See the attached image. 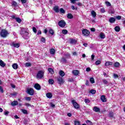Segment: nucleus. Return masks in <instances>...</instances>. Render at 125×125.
<instances>
[{"mask_svg":"<svg viewBox=\"0 0 125 125\" xmlns=\"http://www.w3.org/2000/svg\"><path fill=\"white\" fill-rule=\"evenodd\" d=\"M109 117H110V118H114V113L112 111L110 112Z\"/></svg>","mask_w":125,"mask_h":125,"instance_id":"72a5a7b5","label":"nucleus"},{"mask_svg":"<svg viewBox=\"0 0 125 125\" xmlns=\"http://www.w3.org/2000/svg\"><path fill=\"white\" fill-rule=\"evenodd\" d=\"M48 71L49 73L50 74H51L52 75L53 74H54V70L52 68H48Z\"/></svg>","mask_w":125,"mask_h":125,"instance_id":"4be33fe9","label":"nucleus"},{"mask_svg":"<svg viewBox=\"0 0 125 125\" xmlns=\"http://www.w3.org/2000/svg\"><path fill=\"white\" fill-rule=\"evenodd\" d=\"M73 15H72V14L68 13L67 14V18H68V19H73Z\"/></svg>","mask_w":125,"mask_h":125,"instance_id":"a878e982","label":"nucleus"},{"mask_svg":"<svg viewBox=\"0 0 125 125\" xmlns=\"http://www.w3.org/2000/svg\"><path fill=\"white\" fill-rule=\"evenodd\" d=\"M0 92L1 93H3L4 92V90H3V88H2V86H0Z\"/></svg>","mask_w":125,"mask_h":125,"instance_id":"c03bdc74","label":"nucleus"},{"mask_svg":"<svg viewBox=\"0 0 125 125\" xmlns=\"http://www.w3.org/2000/svg\"><path fill=\"white\" fill-rule=\"evenodd\" d=\"M104 65L105 66H111V65H113V62H106Z\"/></svg>","mask_w":125,"mask_h":125,"instance_id":"aec40b11","label":"nucleus"},{"mask_svg":"<svg viewBox=\"0 0 125 125\" xmlns=\"http://www.w3.org/2000/svg\"><path fill=\"white\" fill-rule=\"evenodd\" d=\"M25 99L26 101H31V97H26L25 98Z\"/></svg>","mask_w":125,"mask_h":125,"instance_id":"a18cd8bd","label":"nucleus"},{"mask_svg":"<svg viewBox=\"0 0 125 125\" xmlns=\"http://www.w3.org/2000/svg\"><path fill=\"white\" fill-rule=\"evenodd\" d=\"M25 105L26 106V107H32V105L29 103H25Z\"/></svg>","mask_w":125,"mask_h":125,"instance_id":"603ef678","label":"nucleus"},{"mask_svg":"<svg viewBox=\"0 0 125 125\" xmlns=\"http://www.w3.org/2000/svg\"><path fill=\"white\" fill-rule=\"evenodd\" d=\"M116 19H117V20H121V19H122V16H118L116 17Z\"/></svg>","mask_w":125,"mask_h":125,"instance_id":"13d9d810","label":"nucleus"},{"mask_svg":"<svg viewBox=\"0 0 125 125\" xmlns=\"http://www.w3.org/2000/svg\"><path fill=\"white\" fill-rule=\"evenodd\" d=\"M91 70V69H90V67H87L86 68V72H90Z\"/></svg>","mask_w":125,"mask_h":125,"instance_id":"bf43d9fd","label":"nucleus"},{"mask_svg":"<svg viewBox=\"0 0 125 125\" xmlns=\"http://www.w3.org/2000/svg\"><path fill=\"white\" fill-rule=\"evenodd\" d=\"M85 85H87V86H89V82H88V80H86Z\"/></svg>","mask_w":125,"mask_h":125,"instance_id":"6e6d98bb","label":"nucleus"},{"mask_svg":"<svg viewBox=\"0 0 125 125\" xmlns=\"http://www.w3.org/2000/svg\"><path fill=\"white\" fill-rule=\"evenodd\" d=\"M68 82H70L71 83H72V82H74V79H68Z\"/></svg>","mask_w":125,"mask_h":125,"instance_id":"e2e57ef3","label":"nucleus"},{"mask_svg":"<svg viewBox=\"0 0 125 125\" xmlns=\"http://www.w3.org/2000/svg\"><path fill=\"white\" fill-rule=\"evenodd\" d=\"M17 94V92H14L12 94H11V95H12V96H16V95Z\"/></svg>","mask_w":125,"mask_h":125,"instance_id":"0e129e2a","label":"nucleus"},{"mask_svg":"<svg viewBox=\"0 0 125 125\" xmlns=\"http://www.w3.org/2000/svg\"><path fill=\"white\" fill-rule=\"evenodd\" d=\"M41 42H45V38L42 37Z\"/></svg>","mask_w":125,"mask_h":125,"instance_id":"864d4df0","label":"nucleus"},{"mask_svg":"<svg viewBox=\"0 0 125 125\" xmlns=\"http://www.w3.org/2000/svg\"><path fill=\"white\" fill-rule=\"evenodd\" d=\"M100 38H101V39H105V34L103 33H101L100 34Z\"/></svg>","mask_w":125,"mask_h":125,"instance_id":"b1692460","label":"nucleus"},{"mask_svg":"<svg viewBox=\"0 0 125 125\" xmlns=\"http://www.w3.org/2000/svg\"><path fill=\"white\" fill-rule=\"evenodd\" d=\"M114 29H115L116 32H120V31L121 30V28H120V27H119V26H116L114 28Z\"/></svg>","mask_w":125,"mask_h":125,"instance_id":"2f4dec72","label":"nucleus"},{"mask_svg":"<svg viewBox=\"0 0 125 125\" xmlns=\"http://www.w3.org/2000/svg\"><path fill=\"white\" fill-rule=\"evenodd\" d=\"M71 8L72 9H73V10H75V9H76V10H77L78 9V8H75V6L74 5H72L71 6Z\"/></svg>","mask_w":125,"mask_h":125,"instance_id":"052dcab7","label":"nucleus"},{"mask_svg":"<svg viewBox=\"0 0 125 125\" xmlns=\"http://www.w3.org/2000/svg\"><path fill=\"white\" fill-rule=\"evenodd\" d=\"M105 4L107 5V6H111V3L109 1H105Z\"/></svg>","mask_w":125,"mask_h":125,"instance_id":"09e8293b","label":"nucleus"},{"mask_svg":"<svg viewBox=\"0 0 125 125\" xmlns=\"http://www.w3.org/2000/svg\"><path fill=\"white\" fill-rule=\"evenodd\" d=\"M11 105L14 107V106H17L18 105V102L17 101H14L11 103Z\"/></svg>","mask_w":125,"mask_h":125,"instance_id":"f8f14e48","label":"nucleus"},{"mask_svg":"<svg viewBox=\"0 0 125 125\" xmlns=\"http://www.w3.org/2000/svg\"><path fill=\"white\" fill-rule=\"evenodd\" d=\"M70 43L71 44H76L77 43V40L75 39H70Z\"/></svg>","mask_w":125,"mask_h":125,"instance_id":"4468645a","label":"nucleus"},{"mask_svg":"<svg viewBox=\"0 0 125 125\" xmlns=\"http://www.w3.org/2000/svg\"><path fill=\"white\" fill-rule=\"evenodd\" d=\"M44 74V73L43 72V71H40L38 72V73L37 75V77L39 79H42V78H43Z\"/></svg>","mask_w":125,"mask_h":125,"instance_id":"0eeeda50","label":"nucleus"},{"mask_svg":"<svg viewBox=\"0 0 125 125\" xmlns=\"http://www.w3.org/2000/svg\"><path fill=\"white\" fill-rule=\"evenodd\" d=\"M90 82L91 83H95V81H94V79H90Z\"/></svg>","mask_w":125,"mask_h":125,"instance_id":"8fccbe9b","label":"nucleus"},{"mask_svg":"<svg viewBox=\"0 0 125 125\" xmlns=\"http://www.w3.org/2000/svg\"><path fill=\"white\" fill-rule=\"evenodd\" d=\"M116 21V19L115 18L111 17L109 19V22L110 23H114Z\"/></svg>","mask_w":125,"mask_h":125,"instance_id":"dca6fc26","label":"nucleus"},{"mask_svg":"<svg viewBox=\"0 0 125 125\" xmlns=\"http://www.w3.org/2000/svg\"><path fill=\"white\" fill-rule=\"evenodd\" d=\"M60 75L61 76V77H64L65 76V73L63 72L62 70H61L59 72Z\"/></svg>","mask_w":125,"mask_h":125,"instance_id":"393cba45","label":"nucleus"},{"mask_svg":"<svg viewBox=\"0 0 125 125\" xmlns=\"http://www.w3.org/2000/svg\"><path fill=\"white\" fill-rule=\"evenodd\" d=\"M8 114H9V111H7L4 112V115H5V116H7Z\"/></svg>","mask_w":125,"mask_h":125,"instance_id":"69168bd1","label":"nucleus"},{"mask_svg":"<svg viewBox=\"0 0 125 125\" xmlns=\"http://www.w3.org/2000/svg\"><path fill=\"white\" fill-rule=\"evenodd\" d=\"M79 73L80 72L78 70H74L72 71V74H73V75H74L75 76H78Z\"/></svg>","mask_w":125,"mask_h":125,"instance_id":"2eb2a0df","label":"nucleus"},{"mask_svg":"<svg viewBox=\"0 0 125 125\" xmlns=\"http://www.w3.org/2000/svg\"><path fill=\"white\" fill-rule=\"evenodd\" d=\"M32 30L34 32V33H37V29L36 28V27H33L32 28Z\"/></svg>","mask_w":125,"mask_h":125,"instance_id":"4d7b16f0","label":"nucleus"},{"mask_svg":"<svg viewBox=\"0 0 125 125\" xmlns=\"http://www.w3.org/2000/svg\"><path fill=\"white\" fill-rule=\"evenodd\" d=\"M74 125H81V122L79 121H74Z\"/></svg>","mask_w":125,"mask_h":125,"instance_id":"cd10ccee","label":"nucleus"},{"mask_svg":"<svg viewBox=\"0 0 125 125\" xmlns=\"http://www.w3.org/2000/svg\"><path fill=\"white\" fill-rule=\"evenodd\" d=\"M90 93H91V94H95V93H96V91L94 89H91Z\"/></svg>","mask_w":125,"mask_h":125,"instance_id":"f704fd0d","label":"nucleus"},{"mask_svg":"<svg viewBox=\"0 0 125 125\" xmlns=\"http://www.w3.org/2000/svg\"><path fill=\"white\" fill-rule=\"evenodd\" d=\"M11 46H14V47H16V48H18L20 46V44L19 43H15V42H13L11 43Z\"/></svg>","mask_w":125,"mask_h":125,"instance_id":"1a4fd4ad","label":"nucleus"},{"mask_svg":"<svg viewBox=\"0 0 125 125\" xmlns=\"http://www.w3.org/2000/svg\"><path fill=\"white\" fill-rule=\"evenodd\" d=\"M64 56H65L66 58H70V54L69 53H66L64 54Z\"/></svg>","mask_w":125,"mask_h":125,"instance_id":"37998d69","label":"nucleus"},{"mask_svg":"<svg viewBox=\"0 0 125 125\" xmlns=\"http://www.w3.org/2000/svg\"><path fill=\"white\" fill-rule=\"evenodd\" d=\"M34 88L36 90H41L42 87L41 86V85L39 83H36L34 85Z\"/></svg>","mask_w":125,"mask_h":125,"instance_id":"6e6552de","label":"nucleus"},{"mask_svg":"<svg viewBox=\"0 0 125 125\" xmlns=\"http://www.w3.org/2000/svg\"><path fill=\"white\" fill-rule=\"evenodd\" d=\"M86 124H87V125H93L92 122H91V121H89V120H87V121H86Z\"/></svg>","mask_w":125,"mask_h":125,"instance_id":"58836bf2","label":"nucleus"},{"mask_svg":"<svg viewBox=\"0 0 125 125\" xmlns=\"http://www.w3.org/2000/svg\"><path fill=\"white\" fill-rule=\"evenodd\" d=\"M54 10L55 11V12L58 13V12H59V7H58V6H55L54 7Z\"/></svg>","mask_w":125,"mask_h":125,"instance_id":"a211bd4d","label":"nucleus"},{"mask_svg":"<svg viewBox=\"0 0 125 125\" xmlns=\"http://www.w3.org/2000/svg\"><path fill=\"white\" fill-rule=\"evenodd\" d=\"M62 33L64 35H67V34H68V30H67L66 29H63L62 31Z\"/></svg>","mask_w":125,"mask_h":125,"instance_id":"c9c22d12","label":"nucleus"},{"mask_svg":"<svg viewBox=\"0 0 125 125\" xmlns=\"http://www.w3.org/2000/svg\"><path fill=\"white\" fill-rule=\"evenodd\" d=\"M46 97H47V98L50 99V98H52V94L51 93H47L46 94Z\"/></svg>","mask_w":125,"mask_h":125,"instance_id":"f3484780","label":"nucleus"},{"mask_svg":"<svg viewBox=\"0 0 125 125\" xmlns=\"http://www.w3.org/2000/svg\"><path fill=\"white\" fill-rule=\"evenodd\" d=\"M114 67H120V63L118 62H116L114 64Z\"/></svg>","mask_w":125,"mask_h":125,"instance_id":"a19ab883","label":"nucleus"},{"mask_svg":"<svg viewBox=\"0 0 125 125\" xmlns=\"http://www.w3.org/2000/svg\"><path fill=\"white\" fill-rule=\"evenodd\" d=\"M60 12H61L62 14H64V13H65V10L62 8L60 9Z\"/></svg>","mask_w":125,"mask_h":125,"instance_id":"79ce46f5","label":"nucleus"},{"mask_svg":"<svg viewBox=\"0 0 125 125\" xmlns=\"http://www.w3.org/2000/svg\"><path fill=\"white\" fill-rule=\"evenodd\" d=\"M12 67L13 69H15V70H17V69H18V64H17V63H14L12 65Z\"/></svg>","mask_w":125,"mask_h":125,"instance_id":"412c9836","label":"nucleus"},{"mask_svg":"<svg viewBox=\"0 0 125 125\" xmlns=\"http://www.w3.org/2000/svg\"><path fill=\"white\" fill-rule=\"evenodd\" d=\"M82 34L84 37H88L89 35H90V32H89V30L84 29L82 30Z\"/></svg>","mask_w":125,"mask_h":125,"instance_id":"39448f33","label":"nucleus"},{"mask_svg":"<svg viewBox=\"0 0 125 125\" xmlns=\"http://www.w3.org/2000/svg\"><path fill=\"white\" fill-rule=\"evenodd\" d=\"M96 65H99L100 64H101V61H97L95 62Z\"/></svg>","mask_w":125,"mask_h":125,"instance_id":"3c124183","label":"nucleus"},{"mask_svg":"<svg viewBox=\"0 0 125 125\" xmlns=\"http://www.w3.org/2000/svg\"><path fill=\"white\" fill-rule=\"evenodd\" d=\"M91 14L94 18H95V17H96V13L95 12V11H91Z\"/></svg>","mask_w":125,"mask_h":125,"instance_id":"5701e85b","label":"nucleus"},{"mask_svg":"<svg viewBox=\"0 0 125 125\" xmlns=\"http://www.w3.org/2000/svg\"><path fill=\"white\" fill-rule=\"evenodd\" d=\"M79 0H70V1L72 3H75L76 1H78Z\"/></svg>","mask_w":125,"mask_h":125,"instance_id":"338daca9","label":"nucleus"},{"mask_svg":"<svg viewBox=\"0 0 125 125\" xmlns=\"http://www.w3.org/2000/svg\"><path fill=\"white\" fill-rule=\"evenodd\" d=\"M58 83L60 85H62V84H63L65 83V81L63 79H58Z\"/></svg>","mask_w":125,"mask_h":125,"instance_id":"9d476101","label":"nucleus"},{"mask_svg":"<svg viewBox=\"0 0 125 125\" xmlns=\"http://www.w3.org/2000/svg\"><path fill=\"white\" fill-rule=\"evenodd\" d=\"M25 66L26 67H30V66H31V64L30 62H26L25 63Z\"/></svg>","mask_w":125,"mask_h":125,"instance_id":"49530a36","label":"nucleus"},{"mask_svg":"<svg viewBox=\"0 0 125 125\" xmlns=\"http://www.w3.org/2000/svg\"><path fill=\"white\" fill-rule=\"evenodd\" d=\"M9 35V32L5 29H2L0 32V36L2 38H6Z\"/></svg>","mask_w":125,"mask_h":125,"instance_id":"f03ea898","label":"nucleus"},{"mask_svg":"<svg viewBox=\"0 0 125 125\" xmlns=\"http://www.w3.org/2000/svg\"><path fill=\"white\" fill-rule=\"evenodd\" d=\"M84 102L86 104L90 103V100L89 99H85Z\"/></svg>","mask_w":125,"mask_h":125,"instance_id":"ea45409f","label":"nucleus"},{"mask_svg":"<svg viewBox=\"0 0 125 125\" xmlns=\"http://www.w3.org/2000/svg\"><path fill=\"white\" fill-rule=\"evenodd\" d=\"M101 12H102V13H104L105 12V9L104 8L101 9Z\"/></svg>","mask_w":125,"mask_h":125,"instance_id":"774afa93","label":"nucleus"},{"mask_svg":"<svg viewBox=\"0 0 125 125\" xmlns=\"http://www.w3.org/2000/svg\"><path fill=\"white\" fill-rule=\"evenodd\" d=\"M49 34L52 35V36H53V35H54V30L52 29H50V30L49 31Z\"/></svg>","mask_w":125,"mask_h":125,"instance_id":"7c9ffc66","label":"nucleus"},{"mask_svg":"<svg viewBox=\"0 0 125 125\" xmlns=\"http://www.w3.org/2000/svg\"><path fill=\"white\" fill-rule=\"evenodd\" d=\"M48 82L50 84H54V80H53V79H49Z\"/></svg>","mask_w":125,"mask_h":125,"instance_id":"473e14b6","label":"nucleus"},{"mask_svg":"<svg viewBox=\"0 0 125 125\" xmlns=\"http://www.w3.org/2000/svg\"><path fill=\"white\" fill-rule=\"evenodd\" d=\"M24 125H28V120H27L26 119H24Z\"/></svg>","mask_w":125,"mask_h":125,"instance_id":"680f3d73","label":"nucleus"},{"mask_svg":"<svg viewBox=\"0 0 125 125\" xmlns=\"http://www.w3.org/2000/svg\"><path fill=\"white\" fill-rule=\"evenodd\" d=\"M12 6L16 7V6H17V2H16L14 1H13V2H12Z\"/></svg>","mask_w":125,"mask_h":125,"instance_id":"c756f323","label":"nucleus"},{"mask_svg":"<svg viewBox=\"0 0 125 125\" xmlns=\"http://www.w3.org/2000/svg\"><path fill=\"white\" fill-rule=\"evenodd\" d=\"M61 62H62V63H66L67 62V60H66L65 58H62Z\"/></svg>","mask_w":125,"mask_h":125,"instance_id":"bb28decb","label":"nucleus"},{"mask_svg":"<svg viewBox=\"0 0 125 125\" xmlns=\"http://www.w3.org/2000/svg\"><path fill=\"white\" fill-rule=\"evenodd\" d=\"M113 77L115 79H117V78H119V76L116 74H113Z\"/></svg>","mask_w":125,"mask_h":125,"instance_id":"5fc2aeb1","label":"nucleus"},{"mask_svg":"<svg viewBox=\"0 0 125 125\" xmlns=\"http://www.w3.org/2000/svg\"><path fill=\"white\" fill-rule=\"evenodd\" d=\"M20 34L25 40H28L30 38V34L29 33L28 28H21Z\"/></svg>","mask_w":125,"mask_h":125,"instance_id":"f257e3e1","label":"nucleus"},{"mask_svg":"<svg viewBox=\"0 0 125 125\" xmlns=\"http://www.w3.org/2000/svg\"><path fill=\"white\" fill-rule=\"evenodd\" d=\"M15 19L17 22H18V23H20L22 21V20H21V19L19 18H15Z\"/></svg>","mask_w":125,"mask_h":125,"instance_id":"e433bc0d","label":"nucleus"},{"mask_svg":"<svg viewBox=\"0 0 125 125\" xmlns=\"http://www.w3.org/2000/svg\"><path fill=\"white\" fill-rule=\"evenodd\" d=\"M58 25L61 28H64L65 26H66V22H65L63 20L60 21L58 22Z\"/></svg>","mask_w":125,"mask_h":125,"instance_id":"423d86ee","label":"nucleus"},{"mask_svg":"<svg viewBox=\"0 0 125 125\" xmlns=\"http://www.w3.org/2000/svg\"><path fill=\"white\" fill-rule=\"evenodd\" d=\"M101 100L102 101V102H107V99L106 98L105 95H102L101 96Z\"/></svg>","mask_w":125,"mask_h":125,"instance_id":"9b49d317","label":"nucleus"},{"mask_svg":"<svg viewBox=\"0 0 125 125\" xmlns=\"http://www.w3.org/2000/svg\"><path fill=\"white\" fill-rule=\"evenodd\" d=\"M0 66L3 68L5 67V63H4L2 60H0Z\"/></svg>","mask_w":125,"mask_h":125,"instance_id":"6ab92c4d","label":"nucleus"},{"mask_svg":"<svg viewBox=\"0 0 125 125\" xmlns=\"http://www.w3.org/2000/svg\"><path fill=\"white\" fill-rule=\"evenodd\" d=\"M103 83H104V84H108V81L105 79L103 80Z\"/></svg>","mask_w":125,"mask_h":125,"instance_id":"de8ad7c7","label":"nucleus"},{"mask_svg":"<svg viewBox=\"0 0 125 125\" xmlns=\"http://www.w3.org/2000/svg\"><path fill=\"white\" fill-rule=\"evenodd\" d=\"M50 53L51 54H55V50L53 48L51 49L50 50Z\"/></svg>","mask_w":125,"mask_h":125,"instance_id":"c85d7f7f","label":"nucleus"},{"mask_svg":"<svg viewBox=\"0 0 125 125\" xmlns=\"http://www.w3.org/2000/svg\"><path fill=\"white\" fill-rule=\"evenodd\" d=\"M26 91L29 95H34V93H35V90L32 88H27Z\"/></svg>","mask_w":125,"mask_h":125,"instance_id":"20e7f679","label":"nucleus"},{"mask_svg":"<svg viewBox=\"0 0 125 125\" xmlns=\"http://www.w3.org/2000/svg\"><path fill=\"white\" fill-rule=\"evenodd\" d=\"M93 110L94 112H96V113L100 112V108H99V107H97V106L94 107Z\"/></svg>","mask_w":125,"mask_h":125,"instance_id":"ddd939ff","label":"nucleus"},{"mask_svg":"<svg viewBox=\"0 0 125 125\" xmlns=\"http://www.w3.org/2000/svg\"><path fill=\"white\" fill-rule=\"evenodd\" d=\"M71 103L73 105V106L75 108V109H76V110H79V109H80V104H78L76 102V100H73L72 101H71Z\"/></svg>","mask_w":125,"mask_h":125,"instance_id":"7ed1b4c3","label":"nucleus"},{"mask_svg":"<svg viewBox=\"0 0 125 125\" xmlns=\"http://www.w3.org/2000/svg\"><path fill=\"white\" fill-rule=\"evenodd\" d=\"M21 112H22L23 114H26V115H28V110L26 109H21Z\"/></svg>","mask_w":125,"mask_h":125,"instance_id":"4c0bfd02","label":"nucleus"}]
</instances>
